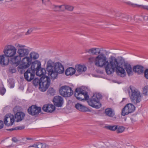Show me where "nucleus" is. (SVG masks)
Segmentation results:
<instances>
[{
	"instance_id": "obj_1",
	"label": "nucleus",
	"mask_w": 148,
	"mask_h": 148,
	"mask_svg": "<svg viewBox=\"0 0 148 148\" xmlns=\"http://www.w3.org/2000/svg\"><path fill=\"white\" fill-rule=\"evenodd\" d=\"M95 63L98 67L104 66L106 72L108 75L113 73L115 70L117 73L121 74H124L125 73L124 69L120 67V63L114 57L110 58L109 62L104 54H99L95 58Z\"/></svg>"
},
{
	"instance_id": "obj_2",
	"label": "nucleus",
	"mask_w": 148,
	"mask_h": 148,
	"mask_svg": "<svg viewBox=\"0 0 148 148\" xmlns=\"http://www.w3.org/2000/svg\"><path fill=\"white\" fill-rule=\"evenodd\" d=\"M129 97L132 103L137 104L140 103L143 98V95L136 88L130 86L127 89Z\"/></svg>"
},
{
	"instance_id": "obj_3",
	"label": "nucleus",
	"mask_w": 148,
	"mask_h": 148,
	"mask_svg": "<svg viewBox=\"0 0 148 148\" xmlns=\"http://www.w3.org/2000/svg\"><path fill=\"white\" fill-rule=\"evenodd\" d=\"M47 70L49 76L54 79L57 78L58 73L61 74L64 73V69L60 63L57 62H56L55 68Z\"/></svg>"
},
{
	"instance_id": "obj_4",
	"label": "nucleus",
	"mask_w": 148,
	"mask_h": 148,
	"mask_svg": "<svg viewBox=\"0 0 148 148\" xmlns=\"http://www.w3.org/2000/svg\"><path fill=\"white\" fill-rule=\"evenodd\" d=\"M50 84V79L47 76H42L40 79L39 88L44 92L48 88Z\"/></svg>"
},
{
	"instance_id": "obj_5",
	"label": "nucleus",
	"mask_w": 148,
	"mask_h": 148,
	"mask_svg": "<svg viewBox=\"0 0 148 148\" xmlns=\"http://www.w3.org/2000/svg\"><path fill=\"white\" fill-rule=\"evenodd\" d=\"M74 95L77 99L79 100H87L89 98L87 93L84 90L80 88L75 89Z\"/></svg>"
},
{
	"instance_id": "obj_6",
	"label": "nucleus",
	"mask_w": 148,
	"mask_h": 148,
	"mask_svg": "<svg viewBox=\"0 0 148 148\" xmlns=\"http://www.w3.org/2000/svg\"><path fill=\"white\" fill-rule=\"evenodd\" d=\"M16 51L17 49L14 46L12 45H8L4 47L3 52L8 58H11L15 56Z\"/></svg>"
},
{
	"instance_id": "obj_7",
	"label": "nucleus",
	"mask_w": 148,
	"mask_h": 148,
	"mask_svg": "<svg viewBox=\"0 0 148 148\" xmlns=\"http://www.w3.org/2000/svg\"><path fill=\"white\" fill-rule=\"evenodd\" d=\"M15 46L17 48V53L22 57L27 56L29 53V48L26 46L19 44H16Z\"/></svg>"
},
{
	"instance_id": "obj_8",
	"label": "nucleus",
	"mask_w": 148,
	"mask_h": 148,
	"mask_svg": "<svg viewBox=\"0 0 148 148\" xmlns=\"http://www.w3.org/2000/svg\"><path fill=\"white\" fill-rule=\"evenodd\" d=\"M59 92L61 95L65 97H70L73 93L71 88L67 86H62L59 89Z\"/></svg>"
},
{
	"instance_id": "obj_9",
	"label": "nucleus",
	"mask_w": 148,
	"mask_h": 148,
	"mask_svg": "<svg viewBox=\"0 0 148 148\" xmlns=\"http://www.w3.org/2000/svg\"><path fill=\"white\" fill-rule=\"evenodd\" d=\"M135 109V106L131 103L127 104L122 109L121 115L125 116L133 112Z\"/></svg>"
},
{
	"instance_id": "obj_10",
	"label": "nucleus",
	"mask_w": 148,
	"mask_h": 148,
	"mask_svg": "<svg viewBox=\"0 0 148 148\" xmlns=\"http://www.w3.org/2000/svg\"><path fill=\"white\" fill-rule=\"evenodd\" d=\"M35 69V66L33 64L30 68L28 69L24 73V78L28 82H30L34 79L35 74L33 71Z\"/></svg>"
},
{
	"instance_id": "obj_11",
	"label": "nucleus",
	"mask_w": 148,
	"mask_h": 148,
	"mask_svg": "<svg viewBox=\"0 0 148 148\" xmlns=\"http://www.w3.org/2000/svg\"><path fill=\"white\" fill-rule=\"evenodd\" d=\"M34 65L35 66V69L34 71H36V75H37L39 76H45V75L46 73V71L45 69L41 68V64L39 63L37 64H35Z\"/></svg>"
},
{
	"instance_id": "obj_12",
	"label": "nucleus",
	"mask_w": 148,
	"mask_h": 148,
	"mask_svg": "<svg viewBox=\"0 0 148 148\" xmlns=\"http://www.w3.org/2000/svg\"><path fill=\"white\" fill-rule=\"evenodd\" d=\"M5 124L8 126L13 125L14 122V119L13 115L11 114H6L4 119Z\"/></svg>"
},
{
	"instance_id": "obj_13",
	"label": "nucleus",
	"mask_w": 148,
	"mask_h": 148,
	"mask_svg": "<svg viewBox=\"0 0 148 148\" xmlns=\"http://www.w3.org/2000/svg\"><path fill=\"white\" fill-rule=\"evenodd\" d=\"M89 105L97 109L100 108L101 107V104L99 101L95 99L92 97L87 101Z\"/></svg>"
},
{
	"instance_id": "obj_14",
	"label": "nucleus",
	"mask_w": 148,
	"mask_h": 148,
	"mask_svg": "<svg viewBox=\"0 0 148 148\" xmlns=\"http://www.w3.org/2000/svg\"><path fill=\"white\" fill-rule=\"evenodd\" d=\"M41 111V108L40 107H38L34 105L29 107L27 110L28 113L33 116L39 114L40 112Z\"/></svg>"
},
{
	"instance_id": "obj_15",
	"label": "nucleus",
	"mask_w": 148,
	"mask_h": 148,
	"mask_svg": "<svg viewBox=\"0 0 148 148\" xmlns=\"http://www.w3.org/2000/svg\"><path fill=\"white\" fill-rule=\"evenodd\" d=\"M104 113L106 116L112 118L113 120H115L116 119V117L115 116V112L111 108H106L105 110Z\"/></svg>"
},
{
	"instance_id": "obj_16",
	"label": "nucleus",
	"mask_w": 148,
	"mask_h": 148,
	"mask_svg": "<svg viewBox=\"0 0 148 148\" xmlns=\"http://www.w3.org/2000/svg\"><path fill=\"white\" fill-rule=\"evenodd\" d=\"M53 102L54 105L56 107H61L63 103V99L61 96H56L54 97Z\"/></svg>"
},
{
	"instance_id": "obj_17",
	"label": "nucleus",
	"mask_w": 148,
	"mask_h": 148,
	"mask_svg": "<svg viewBox=\"0 0 148 148\" xmlns=\"http://www.w3.org/2000/svg\"><path fill=\"white\" fill-rule=\"evenodd\" d=\"M121 61H122L121 63L120 62L118 61V62L120 63V67H121V66L123 64H124V68L126 70L128 75L129 76L132 75H133V72L131 65L127 63H125L123 60H121Z\"/></svg>"
},
{
	"instance_id": "obj_18",
	"label": "nucleus",
	"mask_w": 148,
	"mask_h": 148,
	"mask_svg": "<svg viewBox=\"0 0 148 148\" xmlns=\"http://www.w3.org/2000/svg\"><path fill=\"white\" fill-rule=\"evenodd\" d=\"M42 109L45 112L51 113L54 111L55 107L52 104H45L44 105Z\"/></svg>"
},
{
	"instance_id": "obj_19",
	"label": "nucleus",
	"mask_w": 148,
	"mask_h": 148,
	"mask_svg": "<svg viewBox=\"0 0 148 148\" xmlns=\"http://www.w3.org/2000/svg\"><path fill=\"white\" fill-rule=\"evenodd\" d=\"M9 58L4 54L0 56V63L3 65H7L9 62Z\"/></svg>"
},
{
	"instance_id": "obj_20",
	"label": "nucleus",
	"mask_w": 148,
	"mask_h": 148,
	"mask_svg": "<svg viewBox=\"0 0 148 148\" xmlns=\"http://www.w3.org/2000/svg\"><path fill=\"white\" fill-rule=\"evenodd\" d=\"M31 59L28 57H25L23 58L21 60L22 64H21L28 68L31 64Z\"/></svg>"
},
{
	"instance_id": "obj_21",
	"label": "nucleus",
	"mask_w": 148,
	"mask_h": 148,
	"mask_svg": "<svg viewBox=\"0 0 148 148\" xmlns=\"http://www.w3.org/2000/svg\"><path fill=\"white\" fill-rule=\"evenodd\" d=\"M25 114L22 112H16L14 115V117L16 119V122H19L21 121L24 118Z\"/></svg>"
},
{
	"instance_id": "obj_22",
	"label": "nucleus",
	"mask_w": 148,
	"mask_h": 148,
	"mask_svg": "<svg viewBox=\"0 0 148 148\" xmlns=\"http://www.w3.org/2000/svg\"><path fill=\"white\" fill-rule=\"evenodd\" d=\"M101 50L99 48H93L86 50V52L92 55H98L100 53Z\"/></svg>"
},
{
	"instance_id": "obj_23",
	"label": "nucleus",
	"mask_w": 148,
	"mask_h": 148,
	"mask_svg": "<svg viewBox=\"0 0 148 148\" xmlns=\"http://www.w3.org/2000/svg\"><path fill=\"white\" fill-rule=\"evenodd\" d=\"M133 71L135 73L140 74L143 73L144 71V67L140 65H136L133 68Z\"/></svg>"
},
{
	"instance_id": "obj_24",
	"label": "nucleus",
	"mask_w": 148,
	"mask_h": 148,
	"mask_svg": "<svg viewBox=\"0 0 148 148\" xmlns=\"http://www.w3.org/2000/svg\"><path fill=\"white\" fill-rule=\"evenodd\" d=\"M22 57L19 56V55L18 54L16 56H14V57L12 58V61L14 64L18 65L21 60V58Z\"/></svg>"
},
{
	"instance_id": "obj_25",
	"label": "nucleus",
	"mask_w": 148,
	"mask_h": 148,
	"mask_svg": "<svg viewBox=\"0 0 148 148\" xmlns=\"http://www.w3.org/2000/svg\"><path fill=\"white\" fill-rule=\"evenodd\" d=\"M75 107L77 110L81 111L86 112L88 111V110L87 107L79 103L76 104Z\"/></svg>"
},
{
	"instance_id": "obj_26",
	"label": "nucleus",
	"mask_w": 148,
	"mask_h": 148,
	"mask_svg": "<svg viewBox=\"0 0 148 148\" xmlns=\"http://www.w3.org/2000/svg\"><path fill=\"white\" fill-rule=\"evenodd\" d=\"M75 69L79 74H80L82 72L85 71L87 69V68L86 66L80 65L76 66Z\"/></svg>"
},
{
	"instance_id": "obj_27",
	"label": "nucleus",
	"mask_w": 148,
	"mask_h": 148,
	"mask_svg": "<svg viewBox=\"0 0 148 148\" xmlns=\"http://www.w3.org/2000/svg\"><path fill=\"white\" fill-rule=\"evenodd\" d=\"M75 69L73 67H69L65 71V73L67 76L72 75L75 73Z\"/></svg>"
},
{
	"instance_id": "obj_28",
	"label": "nucleus",
	"mask_w": 148,
	"mask_h": 148,
	"mask_svg": "<svg viewBox=\"0 0 148 148\" xmlns=\"http://www.w3.org/2000/svg\"><path fill=\"white\" fill-rule=\"evenodd\" d=\"M56 64V63H55L52 60H49L48 61L47 64V70L55 68Z\"/></svg>"
},
{
	"instance_id": "obj_29",
	"label": "nucleus",
	"mask_w": 148,
	"mask_h": 148,
	"mask_svg": "<svg viewBox=\"0 0 148 148\" xmlns=\"http://www.w3.org/2000/svg\"><path fill=\"white\" fill-rule=\"evenodd\" d=\"M39 54L34 52H32L29 54L30 58L32 59L35 60L38 58L39 57Z\"/></svg>"
},
{
	"instance_id": "obj_30",
	"label": "nucleus",
	"mask_w": 148,
	"mask_h": 148,
	"mask_svg": "<svg viewBox=\"0 0 148 148\" xmlns=\"http://www.w3.org/2000/svg\"><path fill=\"white\" fill-rule=\"evenodd\" d=\"M34 147L37 148H43V143H36L28 147Z\"/></svg>"
},
{
	"instance_id": "obj_31",
	"label": "nucleus",
	"mask_w": 148,
	"mask_h": 148,
	"mask_svg": "<svg viewBox=\"0 0 148 148\" xmlns=\"http://www.w3.org/2000/svg\"><path fill=\"white\" fill-rule=\"evenodd\" d=\"M27 68L23 65L21 64L17 67V69L18 71L21 73L22 74L24 71V69Z\"/></svg>"
},
{
	"instance_id": "obj_32",
	"label": "nucleus",
	"mask_w": 148,
	"mask_h": 148,
	"mask_svg": "<svg viewBox=\"0 0 148 148\" xmlns=\"http://www.w3.org/2000/svg\"><path fill=\"white\" fill-rule=\"evenodd\" d=\"M92 97L96 99L98 101L100 102V100L101 99L102 96L99 93H96L93 95Z\"/></svg>"
},
{
	"instance_id": "obj_33",
	"label": "nucleus",
	"mask_w": 148,
	"mask_h": 148,
	"mask_svg": "<svg viewBox=\"0 0 148 148\" xmlns=\"http://www.w3.org/2000/svg\"><path fill=\"white\" fill-rule=\"evenodd\" d=\"M55 91L52 88H50L47 92V95L53 96L55 95Z\"/></svg>"
},
{
	"instance_id": "obj_34",
	"label": "nucleus",
	"mask_w": 148,
	"mask_h": 148,
	"mask_svg": "<svg viewBox=\"0 0 148 148\" xmlns=\"http://www.w3.org/2000/svg\"><path fill=\"white\" fill-rule=\"evenodd\" d=\"M118 125H110L106 127V128L110 130L114 131L116 130Z\"/></svg>"
},
{
	"instance_id": "obj_35",
	"label": "nucleus",
	"mask_w": 148,
	"mask_h": 148,
	"mask_svg": "<svg viewBox=\"0 0 148 148\" xmlns=\"http://www.w3.org/2000/svg\"><path fill=\"white\" fill-rule=\"evenodd\" d=\"M125 130V128L123 126H120L118 125V127L116 129V132L118 133H120L123 132Z\"/></svg>"
},
{
	"instance_id": "obj_36",
	"label": "nucleus",
	"mask_w": 148,
	"mask_h": 148,
	"mask_svg": "<svg viewBox=\"0 0 148 148\" xmlns=\"http://www.w3.org/2000/svg\"><path fill=\"white\" fill-rule=\"evenodd\" d=\"M143 94L146 96H148V85L145 86L143 88Z\"/></svg>"
},
{
	"instance_id": "obj_37",
	"label": "nucleus",
	"mask_w": 148,
	"mask_h": 148,
	"mask_svg": "<svg viewBox=\"0 0 148 148\" xmlns=\"http://www.w3.org/2000/svg\"><path fill=\"white\" fill-rule=\"evenodd\" d=\"M40 79L38 78H36L34 79L33 84L35 86L39 85Z\"/></svg>"
},
{
	"instance_id": "obj_38",
	"label": "nucleus",
	"mask_w": 148,
	"mask_h": 148,
	"mask_svg": "<svg viewBox=\"0 0 148 148\" xmlns=\"http://www.w3.org/2000/svg\"><path fill=\"white\" fill-rule=\"evenodd\" d=\"M73 7L69 5H65V10L70 11H72L73 9Z\"/></svg>"
},
{
	"instance_id": "obj_39",
	"label": "nucleus",
	"mask_w": 148,
	"mask_h": 148,
	"mask_svg": "<svg viewBox=\"0 0 148 148\" xmlns=\"http://www.w3.org/2000/svg\"><path fill=\"white\" fill-rule=\"evenodd\" d=\"M53 9L55 11H60V5H53Z\"/></svg>"
},
{
	"instance_id": "obj_40",
	"label": "nucleus",
	"mask_w": 148,
	"mask_h": 148,
	"mask_svg": "<svg viewBox=\"0 0 148 148\" xmlns=\"http://www.w3.org/2000/svg\"><path fill=\"white\" fill-rule=\"evenodd\" d=\"M6 91V90L3 87H0V93L2 95H3Z\"/></svg>"
},
{
	"instance_id": "obj_41",
	"label": "nucleus",
	"mask_w": 148,
	"mask_h": 148,
	"mask_svg": "<svg viewBox=\"0 0 148 148\" xmlns=\"http://www.w3.org/2000/svg\"><path fill=\"white\" fill-rule=\"evenodd\" d=\"M60 11H63L65 10V5H60Z\"/></svg>"
},
{
	"instance_id": "obj_42",
	"label": "nucleus",
	"mask_w": 148,
	"mask_h": 148,
	"mask_svg": "<svg viewBox=\"0 0 148 148\" xmlns=\"http://www.w3.org/2000/svg\"><path fill=\"white\" fill-rule=\"evenodd\" d=\"M145 77L148 79V69H146L144 72Z\"/></svg>"
},
{
	"instance_id": "obj_43",
	"label": "nucleus",
	"mask_w": 148,
	"mask_h": 148,
	"mask_svg": "<svg viewBox=\"0 0 148 148\" xmlns=\"http://www.w3.org/2000/svg\"><path fill=\"white\" fill-rule=\"evenodd\" d=\"M33 29H30L26 33V35H28L30 34L32 32Z\"/></svg>"
},
{
	"instance_id": "obj_44",
	"label": "nucleus",
	"mask_w": 148,
	"mask_h": 148,
	"mask_svg": "<svg viewBox=\"0 0 148 148\" xmlns=\"http://www.w3.org/2000/svg\"><path fill=\"white\" fill-rule=\"evenodd\" d=\"M95 59L93 57H91L88 58L89 61L91 63H92L93 61H95Z\"/></svg>"
},
{
	"instance_id": "obj_45",
	"label": "nucleus",
	"mask_w": 148,
	"mask_h": 148,
	"mask_svg": "<svg viewBox=\"0 0 148 148\" xmlns=\"http://www.w3.org/2000/svg\"><path fill=\"white\" fill-rule=\"evenodd\" d=\"M10 71L12 73H14L16 71L14 67H11L10 68Z\"/></svg>"
},
{
	"instance_id": "obj_46",
	"label": "nucleus",
	"mask_w": 148,
	"mask_h": 148,
	"mask_svg": "<svg viewBox=\"0 0 148 148\" xmlns=\"http://www.w3.org/2000/svg\"><path fill=\"white\" fill-rule=\"evenodd\" d=\"M49 146L46 144L43 143V148H49Z\"/></svg>"
},
{
	"instance_id": "obj_47",
	"label": "nucleus",
	"mask_w": 148,
	"mask_h": 148,
	"mask_svg": "<svg viewBox=\"0 0 148 148\" xmlns=\"http://www.w3.org/2000/svg\"><path fill=\"white\" fill-rule=\"evenodd\" d=\"M141 8L145 9L148 10V6L146 5H141Z\"/></svg>"
},
{
	"instance_id": "obj_48",
	"label": "nucleus",
	"mask_w": 148,
	"mask_h": 148,
	"mask_svg": "<svg viewBox=\"0 0 148 148\" xmlns=\"http://www.w3.org/2000/svg\"><path fill=\"white\" fill-rule=\"evenodd\" d=\"M3 126V121L0 120V129L2 128Z\"/></svg>"
},
{
	"instance_id": "obj_49",
	"label": "nucleus",
	"mask_w": 148,
	"mask_h": 148,
	"mask_svg": "<svg viewBox=\"0 0 148 148\" xmlns=\"http://www.w3.org/2000/svg\"><path fill=\"white\" fill-rule=\"evenodd\" d=\"M42 1L43 3L46 5L47 3L49 2V0H42Z\"/></svg>"
},
{
	"instance_id": "obj_50",
	"label": "nucleus",
	"mask_w": 148,
	"mask_h": 148,
	"mask_svg": "<svg viewBox=\"0 0 148 148\" xmlns=\"http://www.w3.org/2000/svg\"><path fill=\"white\" fill-rule=\"evenodd\" d=\"M12 140L14 142H16L18 141V139L15 137H14L12 138Z\"/></svg>"
},
{
	"instance_id": "obj_51",
	"label": "nucleus",
	"mask_w": 148,
	"mask_h": 148,
	"mask_svg": "<svg viewBox=\"0 0 148 148\" xmlns=\"http://www.w3.org/2000/svg\"><path fill=\"white\" fill-rule=\"evenodd\" d=\"M144 20L146 21L148 20V16H145L143 17Z\"/></svg>"
},
{
	"instance_id": "obj_52",
	"label": "nucleus",
	"mask_w": 148,
	"mask_h": 148,
	"mask_svg": "<svg viewBox=\"0 0 148 148\" xmlns=\"http://www.w3.org/2000/svg\"><path fill=\"white\" fill-rule=\"evenodd\" d=\"M24 126L18 127V130H23L24 128Z\"/></svg>"
},
{
	"instance_id": "obj_53",
	"label": "nucleus",
	"mask_w": 148,
	"mask_h": 148,
	"mask_svg": "<svg viewBox=\"0 0 148 148\" xmlns=\"http://www.w3.org/2000/svg\"><path fill=\"white\" fill-rule=\"evenodd\" d=\"M18 107H19L18 106H16L13 109V111H14V112H16L17 109L18 108Z\"/></svg>"
},
{
	"instance_id": "obj_54",
	"label": "nucleus",
	"mask_w": 148,
	"mask_h": 148,
	"mask_svg": "<svg viewBox=\"0 0 148 148\" xmlns=\"http://www.w3.org/2000/svg\"><path fill=\"white\" fill-rule=\"evenodd\" d=\"M26 139L27 140H34V139L32 138H30V137H27L26 138Z\"/></svg>"
},
{
	"instance_id": "obj_55",
	"label": "nucleus",
	"mask_w": 148,
	"mask_h": 148,
	"mask_svg": "<svg viewBox=\"0 0 148 148\" xmlns=\"http://www.w3.org/2000/svg\"><path fill=\"white\" fill-rule=\"evenodd\" d=\"M18 130V127H16L12 129V130Z\"/></svg>"
},
{
	"instance_id": "obj_56",
	"label": "nucleus",
	"mask_w": 148,
	"mask_h": 148,
	"mask_svg": "<svg viewBox=\"0 0 148 148\" xmlns=\"http://www.w3.org/2000/svg\"><path fill=\"white\" fill-rule=\"evenodd\" d=\"M9 130H10V131H12V129H9Z\"/></svg>"
},
{
	"instance_id": "obj_57",
	"label": "nucleus",
	"mask_w": 148,
	"mask_h": 148,
	"mask_svg": "<svg viewBox=\"0 0 148 148\" xmlns=\"http://www.w3.org/2000/svg\"><path fill=\"white\" fill-rule=\"evenodd\" d=\"M24 139H25V138H23V140H24Z\"/></svg>"
}]
</instances>
